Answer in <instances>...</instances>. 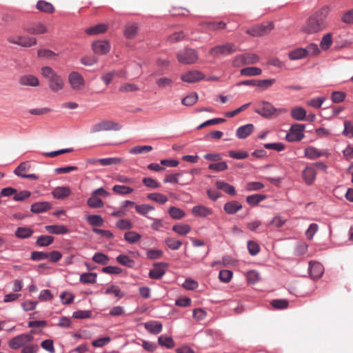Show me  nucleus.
Segmentation results:
<instances>
[{"label":"nucleus","instance_id":"nucleus-1","mask_svg":"<svg viewBox=\"0 0 353 353\" xmlns=\"http://www.w3.org/2000/svg\"><path fill=\"white\" fill-rule=\"evenodd\" d=\"M330 10L329 6H324L315 11L307 19L301 28V31L307 34H313L326 29L327 26L326 18Z\"/></svg>","mask_w":353,"mask_h":353},{"label":"nucleus","instance_id":"nucleus-2","mask_svg":"<svg viewBox=\"0 0 353 353\" xmlns=\"http://www.w3.org/2000/svg\"><path fill=\"white\" fill-rule=\"evenodd\" d=\"M42 75L48 81V85L53 92H58L63 89L64 83L60 75H59L52 68L44 66L41 68Z\"/></svg>","mask_w":353,"mask_h":353},{"label":"nucleus","instance_id":"nucleus-3","mask_svg":"<svg viewBox=\"0 0 353 353\" xmlns=\"http://www.w3.org/2000/svg\"><path fill=\"white\" fill-rule=\"evenodd\" d=\"M254 111L264 118H270L272 116H278L287 112V110L284 108H276L271 103L265 101L258 103Z\"/></svg>","mask_w":353,"mask_h":353},{"label":"nucleus","instance_id":"nucleus-4","mask_svg":"<svg viewBox=\"0 0 353 353\" xmlns=\"http://www.w3.org/2000/svg\"><path fill=\"white\" fill-rule=\"evenodd\" d=\"M176 58L179 62L182 64H192L198 59V53L194 49L186 48L178 52Z\"/></svg>","mask_w":353,"mask_h":353},{"label":"nucleus","instance_id":"nucleus-5","mask_svg":"<svg viewBox=\"0 0 353 353\" xmlns=\"http://www.w3.org/2000/svg\"><path fill=\"white\" fill-rule=\"evenodd\" d=\"M34 330H32L30 334H21L12 338L9 341V347L13 350H17L21 347H24L28 343L32 342L34 339L33 334Z\"/></svg>","mask_w":353,"mask_h":353},{"label":"nucleus","instance_id":"nucleus-6","mask_svg":"<svg viewBox=\"0 0 353 353\" xmlns=\"http://www.w3.org/2000/svg\"><path fill=\"white\" fill-rule=\"evenodd\" d=\"M121 125L119 123L110 120H102L94 124L90 130L92 133H97L101 131L119 130Z\"/></svg>","mask_w":353,"mask_h":353},{"label":"nucleus","instance_id":"nucleus-7","mask_svg":"<svg viewBox=\"0 0 353 353\" xmlns=\"http://www.w3.org/2000/svg\"><path fill=\"white\" fill-rule=\"evenodd\" d=\"M274 28V23L272 21L256 26L246 30V33L252 37H263L269 34Z\"/></svg>","mask_w":353,"mask_h":353},{"label":"nucleus","instance_id":"nucleus-8","mask_svg":"<svg viewBox=\"0 0 353 353\" xmlns=\"http://www.w3.org/2000/svg\"><path fill=\"white\" fill-rule=\"evenodd\" d=\"M259 57L258 55L252 53H245L236 56L234 61L233 65L235 67H240L243 65L253 64L258 62Z\"/></svg>","mask_w":353,"mask_h":353},{"label":"nucleus","instance_id":"nucleus-9","mask_svg":"<svg viewBox=\"0 0 353 353\" xmlns=\"http://www.w3.org/2000/svg\"><path fill=\"white\" fill-rule=\"evenodd\" d=\"M305 127L304 124L301 123L292 125L290 128V132L286 135V139L290 142L301 140L304 137L303 131Z\"/></svg>","mask_w":353,"mask_h":353},{"label":"nucleus","instance_id":"nucleus-10","mask_svg":"<svg viewBox=\"0 0 353 353\" xmlns=\"http://www.w3.org/2000/svg\"><path fill=\"white\" fill-rule=\"evenodd\" d=\"M7 40L10 43L17 44L23 48H29L37 44V39L30 37H9Z\"/></svg>","mask_w":353,"mask_h":353},{"label":"nucleus","instance_id":"nucleus-11","mask_svg":"<svg viewBox=\"0 0 353 353\" xmlns=\"http://www.w3.org/2000/svg\"><path fill=\"white\" fill-rule=\"evenodd\" d=\"M68 82L72 90H81L85 86V81L83 76L75 71L70 72L68 75Z\"/></svg>","mask_w":353,"mask_h":353},{"label":"nucleus","instance_id":"nucleus-12","mask_svg":"<svg viewBox=\"0 0 353 353\" xmlns=\"http://www.w3.org/2000/svg\"><path fill=\"white\" fill-rule=\"evenodd\" d=\"M236 50V48L233 43H226L212 48L210 51V54L212 56H219L220 54L227 55L234 53Z\"/></svg>","mask_w":353,"mask_h":353},{"label":"nucleus","instance_id":"nucleus-13","mask_svg":"<svg viewBox=\"0 0 353 353\" xmlns=\"http://www.w3.org/2000/svg\"><path fill=\"white\" fill-rule=\"evenodd\" d=\"M205 79V75L198 70H190L183 73L181 79L187 83H194Z\"/></svg>","mask_w":353,"mask_h":353},{"label":"nucleus","instance_id":"nucleus-14","mask_svg":"<svg viewBox=\"0 0 353 353\" xmlns=\"http://www.w3.org/2000/svg\"><path fill=\"white\" fill-rule=\"evenodd\" d=\"M92 49L95 54H105L110 50V44L106 41H96L92 44Z\"/></svg>","mask_w":353,"mask_h":353},{"label":"nucleus","instance_id":"nucleus-15","mask_svg":"<svg viewBox=\"0 0 353 353\" xmlns=\"http://www.w3.org/2000/svg\"><path fill=\"white\" fill-rule=\"evenodd\" d=\"M168 267V264L165 263H158L154 265L153 269L149 272V276L151 279H159L165 273V269Z\"/></svg>","mask_w":353,"mask_h":353},{"label":"nucleus","instance_id":"nucleus-16","mask_svg":"<svg viewBox=\"0 0 353 353\" xmlns=\"http://www.w3.org/2000/svg\"><path fill=\"white\" fill-rule=\"evenodd\" d=\"M316 176V172L311 165L306 166L302 172V177L307 185L314 183Z\"/></svg>","mask_w":353,"mask_h":353},{"label":"nucleus","instance_id":"nucleus-17","mask_svg":"<svg viewBox=\"0 0 353 353\" xmlns=\"http://www.w3.org/2000/svg\"><path fill=\"white\" fill-rule=\"evenodd\" d=\"M192 213L195 216L205 218L212 215L213 214V210L204 205H198L192 208Z\"/></svg>","mask_w":353,"mask_h":353},{"label":"nucleus","instance_id":"nucleus-18","mask_svg":"<svg viewBox=\"0 0 353 353\" xmlns=\"http://www.w3.org/2000/svg\"><path fill=\"white\" fill-rule=\"evenodd\" d=\"M24 30L28 33L32 34H42L48 32L46 26L41 23H34L30 27L25 28Z\"/></svg>","mask_w":353,"mask_h":353},{"label":"nucleus","instance_id":"nucleus-19","mask_svg":"<svg viewBox=\"0 0 353 353\" xmlns=\"http://www.w3.org/2000/svg\"><path fill=\"white\" fill-rule=\"evenodd\" d=\"M70 194L71 190L70 188L67 186L57 187L52 192L53 196L58 199H63L68 196Z\"/></svg>","mask_w":353,"mask_h":353},{"label":"nucleus","instance_id":"nucleus-20","mask_svg":"<svg viewBox=\"0 0 353 353\" xmlns=\"http://www.w3.org/2000/svg\"><path fill=\"white\" fill-rule=\"evenodd\" d=\"M310 275L313 279H319L323 273V265L318 262H310Z\"/></svg>","mask_w":353,"mask_h":353},{"label":"nucleus","instance_id":"nucleus-21","mask_svg":"<svg viewBox=\"0 0 353 353\" xmlns=\"http://www.w3.org/2000/svg\"><path fill=\"white\" fill-rule=\"evenodd\" d=\"M242 209V205L236 201L227 202L223 207L224 211L228 214H234Z\"/></svg>","mask_w":353,"mask_h":353},{"label":"nucleus","instance_id":"nucleus-22","mask_svg":"<svg viewBox=\"0 0 353 353\" xmlns=\"http://www.w3.org/2000/svg\"><path fill=\"white\" fill-rule=\"evenodd\" d=\"M144 327L147 331L154 334L160 333L163 328L162 323L156 321L146 322Z\"/></svg>","mask_w":353,"mask_h":353},{"label":"nucleus","instance_id":"nucleus-23","mask_svg":"<svg viewBox=\"0 0 353 353\" xmlns=\"http://www.w3.org/2000/svg\"><path fill=\"white\" fill-rule=\"evenodd\" d=\"M254 128L252 124L241 126L236 130V135L239 139H245L253 132Z\"/></svg>","mask_w":353,"mask_h":353},{"label":"nucleus","instance_id":"nucleus-24","mask_svg":"<svg viewBox=\"0 0 353 353\" xmlns=\"http://www.w3.org/2000/svg\"><path fill=\"white\" fill-rule=\"evenodd\" d=\"M200 25L209 30H220L226 27V23L223 21L202 22Z\"/></svg>","mask_w":353,"mask_h":353},{"label":"nucleus","instance_id":"nucleus-25","mask_svg":"<svg viewBox=\"0 0 353 353\" xmlns=\"http://www.w3.org/2000/svg\"><path fill=\"white\" fill-rule=\"evenodd\" d=\"M51 204L48 202H37L31 205V212L34 213H41L49 210Z\"/></svg>","mask_w":353,"mask_h":353},{"label":"nucleus","instance_id":"nucleus-26","mask_svg":"<svg viewBox=\"0 0 353 353\" xmlns=\"http://www.w3.org/2000/svg\"><path fill=\"white\" fill-rule=\"evenodd\" d=\"M46 231L51 234H64L68 232V228L63 225H51L45 227Z\"/></svg>","mask_w":353,"mask_h":353},{"label":"nucleus","instance_id":"nucleus-27","mask_svg":"<svg viewBox=\"0 0 353 353\" xmlns=\"http://www.w3.org/2000/svg\"><path fill=\"white\" fill-rule=\"evenodd\" d=\"M37 9L41 12H46V13H53L54 12V8L52 3L50 2L39 0L37 3Z\"/></svg>","mask_w":353,"mask_h":353},{"label":"nucleus","instance_id":"nucleus-28","mask_svg":"<svg viewBox=\"0 0 353 353\" xmlns=\"http://www.w3.org/2000/svg\"><path fill=\"white\" fill-rule=\"evenodd\" d=\"M19 83L23 85L37 86L39 80L33 75H25L20 78Z\"/></svg>","mask_w":353,"mask_h":353},{"label":"nucleus","instance_id":"nucleus-29","mask_svg":"<svg viewBox=\"0 0 353 353\" xmlns=\"http://www.w3.org/2000/svg\"><path fill=\"white\" fill-rule=\"evenodd\" d=\"M216 186L218 189L224 191L225 193L230 194V195H235L236 190L234 186L230 185L228 183L221 181H217L216 182Z\"/></svg>","mask_w":353,"mask_h":353},{"label":"nucleus","instance_id":"nucleus-30","mask_svg":"<svg viewBox=\"0 0 353 353\" xmlns=\"http://www.w3.org/2000/svg\"><path fill=\"white\" fill-rule=\"evenodd\" d=\"M97 274L93 272L83 273L81 274L79 281L85 284H94L97 282Z\"/></svg>","mask_w":353,"mask_h":353},{"label":"nucleus","instance_id":"nucleus-31","mask_svg":"<svg viewBox=\"0 0 353 353\" xmlns=\"http://www.w3.org/2000/svg\"><path fill=\"white\" fill-rule=\"evenodd\" d=\"M31 165L29 162L26 161L21 163L14 170V172L16 175L23 177L26 172L30 170Z\"/></svg>","mask_w":353,"mask_h":353},{"label":"nucleus","instance_id":"nucleus-32","mask_svg":"<svg viewBox=\"0 0 353 353\" xmlns=\"http://www.w3.org/2000/svg\"><path fill=\"white\" fill-rule=\"evenodd\" d=\"M291 117L296 120L303 121L306 117V111L301 107H296L291 110Z\"/></svg>","mask_w":353,"mask_h":353},{"label":"nucleus","instance_id":"nucleus-33","mask_svg":"<svg viewBox=\"0 0 353 353\" xmlns=\"http://www.w3.org/2000/svg\"><path fill=\"white\" fill-rule=\"evenodd\" d=\"M108 29V27L105 24L101 23L98 24L95 26L87 28L85 30L86 34L89 35H96L98 34L103 33L105 32Z\"/></svg>","mask_w":353,"mask_h":353},{"label":"nucleus","instance_id":"nucleus-34","mask_svg":"<svg viewBox=\"0 0 353 353\" xmlns=\"http://www.w3.org/2000/svg\"><path fill=\"white\" fill-rule=\"evenodd\" d=\"M33 234V230L26 227H19L15 231V236L19 239H27Z\"/></svg>","mask_w":353,"mask_h":353},{"label":"nucleus","instance_id":"nucleus-35","mask_svg":"<svg viewBox=\"0 0 353 353\" xmlns=\"http://www.w3.org/2000/svg\"><path fill=\"white\" fill-rule=\"evenodd\" d=\"M138 28L139 27L137 23H131L127 25L124 30L125 37L128 39L134 38L137 35Z\"/></svg>","mask_w":353,"mask_h":353},{"label":"nucleus","instance_id":"nucleus-36","mask_svg":"<svg viewBox=\"0 0 353 353\" xmlns=\"http://www.w3.org/2000/svg\"><path fill=\"white\" fill-rule=\"evenodd\" d=\"M147 198L160 204H164L168 201L165 195L158 192L149 193L147 194Z\"/></svg>","mask_w":353,"mask_h":353},{"label":"nucleus","instance_id":"nucleus-37","mask_svg":"<svg viewBox=\"0 0 353 353\" xmlns=\"http://www.w3.org/2000/svg\"><path fill=\"white\" fill-rule=\"evenodd\" d=\"M172 230L180 235H185L190 232L191 228L188 224L178 223L172 227Z\"/></svg>","mask_w":353,"mask_h":353},{"label":"nucleus","instance_id":"nucleus-38","mask_svg":"<svg viewBox=\"0 0 353 353\" xmlns=\"http://www.w3.org/2000/svg\"><path fill=\"white\" fill-rule=\"evenodd\" d=\"M262 70L259 68L248 67L241 70L240 73L243 76H258L260 75Z\"/></svg>","mask_w":353,"mask_h":353},{"label":"nucleus","instance_id":"nucleus-39","mask_svg":"<svg viewBox=\"0 0 353 353\" xmlns=\"http://www.w3.org/2000/svg\"><path fill=\"white\" fill-rule=\"evenodd\" d=\"M135 209L137 213L145 216L148 219H151V217L147 216L148 213L154 210V207L148 204L137 205Z\"/></svg>","mask_w":353,"mask_h":353},{"label":"nucleus","instance_id":"nucleus-40","mask_svg":"<svg viewBox=\"0 0 353 353\" xmlns=\"http://www.w3.org/2000/svg\"><path fill=\"white\" fill-rule=\"evenodd\" d=\"M306 57L305 49L302 48H296L292 51H291L288 57L290 60H298Z\"/></svg>","mask_w":353,"mask_h":353},{"label":"nucleus","instance_id":"nucleus-41","mask_svg":"<svg viewBox=\"0 0 353 353\" xmlns=\"http://www.w3.org/2000/svg\"><path fill=\"white\" fill-rule=\"evenodd\" d=\"M122 162V159L119 157H109L100 159L99 163L102 166H108L112 165H117Z\"/></svg>","mask_w":353,"mask_h":353},{"label":"nucleus","instance_id":"nucleus-42","mask_svg":"<svg viewBox=\"0 0 353 353\" xmlns=\"http://www.w3.org/2000/svg\"><path fill=\"white\" fill-rule=\"evenodd\" d=\"M112 190L114 193L121 195L129 194L134 191L133 188L130 187L121 185H114L112 188Z\"/></svg>","mask_w":353,"mask_h":353},{"label":"nucleus","instance_id":"nucleus-43","mask_svg":"<svg viewBox=\"0 0 353 353\" xmlns=\"http://www.w3.org/2000/svg\"><path fill=\"white\" fill-rule=\"evenodd\" d=\"M117 261L119 263L122 265L132 268L134 265V261L130 259L128 256L124 254H120L117 257Z\"/></svg>","mask_w":353,"mask_h":353},{"label":"nucleus","instance_id":"nucleus-44","mask_svg":"<svg viewBox=\"0 0 353 353\" xmlns=\"http://www.w3.org/2000/svg\"><path fill=\"white\" fill-rule=\"evenodd\" d=\"M265 198H266L265 195L256 194L248 196L246 198V201L250 205H256L261 201H263Z\"/></svg>","mask_w":353,"mask_h":353},{"label":"nucleus","instance_id":"nucleus-45","mask_svg":"<svg viewBox=\"0 0 353 353\" xmlns=\"http://www.w3.org/2000/svg\"><path fill=\"white\" fill-rule=\"evenodd\" d=\"M141 236L136 232L130 231L124 234V239L130 243H135L139 241Z\"/></svg>","mask_w":353,"mask_h":353},{"label":"nucleus","instance_id":"nucleus-46","mask_svg":"<svg viewBox=\"0 0 353 353\" xmlns=\"http://www.w3.org/2000/svg\"><path fill=\"white\" fill-rule=\"evenodd\" d=\"M304 153L305 156L310 159H314L322 156V153L313 147L306 148Z\"/></svg>","mask_w":353,"mask_h":353},{"label":"nucleus","instance_id":"nucleus-47","mask_svg":"<svg viewBox=\"0 0 353 353\" xmlns=\"http://www.w3.org/2000/svg\"><path fill=\"white\" fill-rule=\"evenodd\" d=\"M87 203L88 206L92 208H102L104 205L103 201L99 197L95 196L92 194V196L88 199Z\"/></svg>","mask_w":353,"mask_h":353},{"label":"nucleus","instance_id":"nucleus-48","mask_svg":"<svg viewBox=\"0 0 353 353\" xmlns=\"http://www.w3.org/2000/svg\"><path fill=\"white\" fill-rule=\"evenodd\" d=\"M170 216L174 219H181L185 216V212L176 207L172 206L168 210Z\"/></svg>","mask_w":353,"mask_h":353},{"label":"nucleus","instance_id":"nucleus-49","mask_svg":"<svg viewBox=\"0 0 353 353\" xmlns=\"http://www.w3.org/2000/svg\"><path fill=\"white\" fill-rule=\"evenodd\" d=\"M116 227L120 230H130L133 228L134 225L130 220L128 219H119L116 223Z\"/></svg>","mask_w":353,"mask_h":353},{"label":"nucleus","instance_id":"nucleus-50","mask_svg":"<svg viewBox=\"0 0 353 353\" xmlns=\"http://www.w3.org/2000/svg\"><path fill=\"white\" fill-rule=\"evenodd\" d=\"M159 344L165 346L167 348H172L174 346V342L171 337L161 335L158 339Z\"/></svg>","mask_w":353,"mask_h":353},{"label":"nucleus","instance_id":"nucleus-51","mask_svg":"<svg viewBox=\"0 0 353 353\" xmlns=\"http://www.w3.org/2000/svg\"><path fill=\"white\" fill-rule=\"evenodd\" d=\"M152 150V147L150 145H137L132 148L130 152L134 154H144L150 152Z\"/></svg>","mask_w":353,"mask_h":353},{"label":"nucleus","instance_id":"nucleus-52","mask_svg":"<svg viewBox=\"0 0 353 353\" xmlns=\"http://www.w3.org/2000/svg\"><path fill=\"white\" fill-rule=\"evenodd\" d=\"M92 260L97 263L106 265L109 261V257L102 252H96L92 256Z\"/></svg>","mask_w":353,"mask_h":353},{"label":"nucleus","instance_id":"nucleus-53","mask_svg":"<svg viewBox=\"0 0 353 353\" xmlns=\"http://www.w3.org/2000/svg\"><path fill=\"white\" fill-rule=\"evenodd\" d=\"M54 238L49 235H41L37 240V245L39 246H48L53 242Z\"/></svg>","mask_w":353,"mask_h":353},{"label":"nucleus","instance_id":"nucleus-54","mask_svg":"<svg viewBox=\"0 0 353 353\" xmlns=\"http://www.w3.org/2000/svg\"><path fill=\"white\" fill-rule=\"evenodd\" d=\"M228 155L233 159H244L248 157L249 154L246 151L243 150H231L229 151Z\"/></svg>","mask_w":353,"mask_h":353},{"label":"nucleus","instance_id":"nucleus-55","mask_svg":"<svg viewBox=\"0 0 353 353\" xmlns=\"http://www.w3.org/2000/svg\"><path fill=\"white\" fill-rule=\"evenodd\" d=\"M166 245L172 250H178L182 245V242L173 238H167L165 240Z\"/></svg>","mask_w":353,"mask_h":353},{"label":"nucleus","instance_id":"nucleus-56","mask_svg":"<svg viewBox=\"0 0 353 353\" xmlns=\"http://www.w3.org/2000/svg\"><path fill=\"white\" fill-rule=\"evenodd\" d=\"M197 100H198V95L196 93L194 92V93H192L191 94L188 95L185 97H184L182 99L181 103L184 105L190 106V105H194L197 101Z\"/></svg>","mask_w":353,"mask_h":353},{"label":"nucleus","instance_id":"nucleus-57","mask_svg":"<svg viewBox=\"0 0 353 353\" xmlns=\"http://www.w3.org/2000/svg\"><path fill=\"white\" fill-rule=\"evenodd\" d=\"M325 97H321L318 98H314L307 101V105L314 108H319L322 105L323 103L326 101Z\"/></svg>","mask_w":353,"mask_h":353},{"label":"nucleus","instance_id":"nucleus-58","mask_svg":"<svg viewBox=\"0 0 353 353\" xmlns=\"http://www.w3.org/2000/svg\"><path fill=\"white\" fill-rule=\"evenodd\" d=\"M288 305V301L285 299H274L271 301V305L278 310L285 309Z\"/></svg>","mask_w":353,"mask_h":353},{"label":"nucleus","instance_id":"nucleus-59","mask_svg":"<svg viewBox=\"0 0 353 353\" xmlns=\"http://www.w3.org/2000/svg\"><path fill=\"white\" fill-rule=\"evenodd\" d=\"M139 90V87L137 85L134 83H128L122 85L119 89V91L120 92H135Z\"/></svg>","mask_w":353,"mask_h":353},{"label":"nucleus","instance_id":"nucleus-60","mask_svg":"<svg viewBox=\"0 0 353 353\" xmlns=\"http://www.w3.org/2000/svg\"><path fill=\"white\" fill-rule=\"evenodd\" d=\"M275 81L276 80L274 79L256 80V86L261 88L263 90H266L271 87Z\"/></svg>","mask_w":353,"mask_h":353},{"label":"nucleus","instance_id":"nucleus-61","mask_svg":"<svg viewBox=\"0 0 353 353\" xmlns=\"http://www.w3.org/2000/svg\"><path fill=\"white\" fill-rule=\"evenodd\" d=\"M346 94L341 91H334L332 93L331 100L333 103H341L345 99Z\"/></svg>","mask_w":353,"mask_h":353},{"label":"nucleus","instance_id":"nucleus-62","mask_svg":"<svg viewBox=\"0 0 353 353\" xmlns=\"http://www.w3.org/2000/svg\"><path fill=\"white\" fill-rule=\"evenodd\" d=\"M142 182L145 186L150 188L154 189L161 187V184L158 181L150 177H144L142 179Z\"/></svg>","mask_w":353,"mask_h":353},{"label":"nucleus","instance_id":"nucleus-63","mask_svg":"<svg viewBox=\"0 0 353 353\" xmlns=\"http://www.w3.org/2000/svg\"><path fill=\"white\" fill-rule=\"evenodd\" d=\"M233 273L232 271L228 270H223L219 272V278L223 283H228L232 277Z\"/></svg>","mask_w":353,"mask_h":353},{"label":"nucleus","instance_id":"nucleus-64","mask_svg":"<svg viewBox=\"0 0 353 353\" xmlns=\"http://www.w3.org/2000/svg\"><path fill=\"white\" fill-rule=\"evenodd\" d=\"M343 134L349 137H353V123L350 121L344 122V130Z\"/></svg>","mask_w":353,"mask_h":353}]
</instances>
